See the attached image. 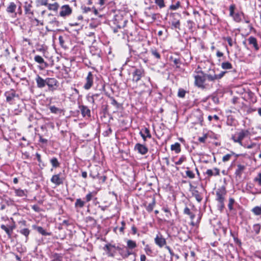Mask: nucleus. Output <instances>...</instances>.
I'll list each match as a JSON object with an SVG mask.
<instances>
[{"mask_svg": "<svg viewBox=\"0 0 261 261\" xmlns=\"http://www.w3.org/2000/svg\"><path fill=\"white\" fill-rule=\"evenodd\" d=\"M234 154V153L233 152H231V153L227 154L224 155L222 158V161L223 162H226L228 161L230 159L232 155Z\"/></svg>", "mask_w": 261, "mask_h": 261, "instance_id": "obj_40", "label": "nucleus"}, {"mask_svg": "<svg viewBox=\"0 0 261 261\" xmlns=\"http://www.w3.org/2000/svg\"><path fill=\"white\" fill-rule=\"evenodd\" d=\"M59 5L57 3H55L53 4H49L48 5V9L50 10L56 11L59 8Z\"/></svg>", "mask_w": 261, "mask_h": 261, "instance_id": "obj_34", "label": "nucleus"}, {"mask_svg": "<svg viewBox=\"0 0 261 261\" xmlns=\"http://www.w3.org/2000/svg\"><path fill=\"white\" fill-rule=\"evenodd\" d=\"M205 174L208 177L217 176L220 174V170L217 168H215L213 169H207L205 172Z\"/></svg>", "mask_w": 261, "mask_h": 261, "instance_id": "obj_21", "label": "nucleus"}, {"mask_svg": "<svg viewBox=\"0 0 261 261\" xmlns=\"http://www.w3.org/2000/svg\"><path fill=\"white\" fill-rule=\"evenodd\" d=\"M250 135V132L247 129H241L240 132L236 133L232 135L231 139L235 143H239L241 146L243 145L242 140L248 137Z\"/></svg>", "mask_w": 261, "mask_h": 261, "instance_id": "obj_1", "label": "nucleus"}, {"mask_svg": "<svg viewBox=\"0 0 261 261\" xmlns=\"http://www.w3.org/2000/svg\"><path fill=\"white\" fill-rule=\"evenodd\" d=\"M93 85V75L91 72H89L86 78V83L84 88L86 90L90 89Z\"/></svg>", "mask_w": 261, "mask_h": 261, "instance_id": "obj_11", "label": "nucleus"}, {"mask_svg": "<svg viewBox=\"0 0 261 261\" xmlns=\"http://www.w3.org/2000/svg\"><path fill=\"white\" fill-rule=\"evenodd\" d=\"M16 9V4L13 2H11L9 4L8 7L7 8L6 11L8 13H14L15 12Z\"/></svg>", "mask_w": 261, "mask_h": 261, "instance_id": "obj_25", "label": "nucleus"}, {"mask_svg": "<svg viewBox=\"0 0 261 261\" xmlns=\"http://www.w3.org/2000/svg\"><path fill=\"white\" fill-rule=\"evenodd\" d=\"M226 190L224 186H221L217 189L216 192V200L218 201H224L226 195Z\"/></svg>", "mask_w": 261, "mask_h": 261, "instance_id": "obj_7", "label": "nucleus"}, {"mask_svg": "<svg viewBox=\"0 0 261 261\" xmlns=\"http://www.w3.org/2000/svg\"><path fill=\"white\" fill-rule=\"evenodd\" d=\"M186 174L190 178H194L195 177V174L191 170H187L186 171Z\"/></svg>", "mask_w": 261, "mask_h": 261, "instance_id": "obj_49", "label": "nucleus"}, {"mask_svg": "<svg viewBox=\"0 0 261 261\" xmlns=\"http://www.w3.org/2000/svg\"><path fill=\"white\" fill-rule=\"evenodd\" d=\"M245 169V166L243 165L239 164L237 165V169L235 171V174L237 176H241Z\"/></svg>", "mask_w": 261, "mask_h": 261, "instance_id": "obj_27", "label": "nucleus"}, {"mask_svg": "<svg viewBox=\"0 0 261 261\" xmlns=\"http://www.w3.org/2000/svg\"><path fill=\"white\" fill-rule=\"evenodd\" d=\"M48 0H36V4L37 6H46L47 5Z\"/></svg>", "mask_w": 261, "mask_h": 261, "instance_id": "obj_41", "label": "nucleus"}, {"mask_svg": "<svg viewBox=\"0 0 261 261\" xmlns=\"http://www.w3.org/2000/svg\"><path fill=\"white\" fill-rule=\"evenodd\" d=\"M4 95L6 97L7 102L10 105L14 104L15 101L19 98L18 94H17L13 89H11L6 91Z\"/></svg>", "mask_w": 261, "mask_h": 261, "instance_id": "obj_3", "label": "nucleus"}, {"mask_svg": "<svg viewBox=\"0 0 261 261\" xmlns=\"http://www.w3.org/2000/svg\"><path fill=\"white\" fill-rule=\"evenodd\" d=\"M185 157L181 156L179 158V159L175 163V165H181L185 161Z\"/></svg>", "mask_w": 261, "mask_h": 261, "instance_id": "obj_53", "label": "nucleus"}, {"mask_svg": "<svg viewBox=\"0 0 261 261\" xmlns=\"http://www.w3.org/2000/svg\"><path fill=\"white\" fill-rule=\"evenodd\" d=\"M170 16L172 17V19L171 20V24H172V29H178L180 30V20L179 18L180 17V15L178 13H171Z\"/></svg>", "mask_w": 261, "mask_h": 261, "instance_id": "obj_8", "label": "nucleus"}, {"mask_svg": "<svg viewBox=\"0 0 261 261\" xmlns=\"http://www.w3.org/2000/svg\"><path fill=\"white\" fill-rule=\"evenodd\" d=\"M72 11V9L68 5H65L61 7L59 15L61 17H65L69 16L71 14Z\"/></svg>", "mask_w": 261, "mask_h": 261, "instance_id": "obj_9", "label": "nucleus"}, {"mask_svg": "<svg viewBox=\"0 0 261 261\" xmlns=\"http://www.w3.org/2000/svg\"><path fill=\"white\" fill-rule=\"evenodd\" d=\"M126 244L128 249L125 251H122L120 252V254L124 258H126L130 255L132 254V251H130L129 250L134 249L137 247V244L136 242L132 240H127Z\"/></svg>", "mask_w": 261, "mask_h": 261, "instance_id": "obj_5", "label": "nucleus"}, {"mask_svg": "<svg viewBox=\"0 0 261 261\" xmlns=\"http://www.w3.org/2000/svg\"><path fill=\"white\" fill-rule=\"evenodd\" d=\"M224 206H225L224 201H219V202H218V207L219 210L220 211H223V210L224 208Z\"/></svg>", "mask_w": 261, "mask_h": 261, "instance_id": "obj_51", "label": "nucleus"}, {"mask_svg": "<svg viewBox=\"0 0 261 261\" xmlns=\"http://www.w3.org/2000/svg\"><path fill=\"white\" fill-rule=\"evenodd\" d=\"M32 8V5L31 3L25 2L24 5V11L25 14H31L32 11H33Z\"/></svg>", "mask_w": 261, "mask_h": 261, "instance_id": "obj_26", "label": "nucleus"}, {"mask_svg": "<svg viewBox=\"0 0 261 261\" xmlns=\"http://www.w3.org/2000/svg\"><path fill=\"white\" fill-rule=\"evenodd\" d=\"M26 193V191L20 189L15 190V193L16 195L19 197H23L27 196Z\"/></svg>", "mask_w": 261, "mask_h": 261, "instance_id": "obj_30", "label": "nucleus"}, {"mask_svg": "<svg viewBox=\"0 0 261 261\" xmlns=\"http://www.w3.org/2000/svg\"><path fill=\"white\" fill-rule=\"evenodd\" d=\"M150 52L155 58H156L158 59H160L161 58V56L159 53L157 51L156 49L152 48L150 50Z\"/></svg>", "mask_w": 261, "mask_h": 261, "instance_id": "obj_39", "label": "nucleus"}, {"mask_svg": "<svg viewBox=\"0 0 261 261\" xmlns=\"http://www.w3.org/2000/svg\"><path fill=\"white\" fill-rule=\"evenodd\" d=\"M134 149L142 155L146 154L148 151V148L145 145L140 143H137L134 147Z\"/></svg>", "mask_w": 261, "mask_h": 261, "instance_id": "obj_13", "label": "nucleus"}, {"mask_svg": "<svg viewBox=\"0 0 261 261\" xmlns=\"http://www.w3.org/2000/svg\"><path fill=\"white\" fill-rule=\"evenodd\" d=\"M192 118H194L195 120L194 121V123L197 124L200 123L201 125H202V122L203 121V114L202 112L199 110L196 111L192 115Z\"/></svg>", "mask_w": 261, "mask_h": 261, "instance_id": "obj_12", "label": "nucleus"}, {"mask_svg": "<svg viewBox=\"0 0 261 261\" xmlns=\"http://www.w3.org/2000/svg\"><path fill=\"white\" fill-rule=\"evenodd\" d=\"M225 40L227 41V42L230 46H232L233 45L232 40L231 37H227L225 38Z\"/></svg>", "mask_w": 261, "mask_h": 261, "instance_id": "obj_60", "label": "nucleus"}, {"mask_svg": "<svg viewBox=\"0 0 261 261\" xmlns=\"http://www.w3.org/2000/svg\"><path fill=\"white\" fill-rule=\"evenodd\" d=\"M248 41L249 44L252 45L255 50L257 51L259 49V46L256 38L253 36H250L248 39Z\"/></svg>", "mask_w": 261, "mask_h": 261, "instance_id": "obj_19", "label": "nucleus"}, {"mask_svg": "<svg viewBox=\"0 0 261 261\" xmlns=\"http://www.w3.org/2000/svg\"><path fill=\"white\" fill-rule=\"evenodd\" d=\"M34 60L36 62L40 64H44L45 67H46L47 64L44 61V59L42 57L39 55H36L34 57Z\"/></svg>", "mask_w": 261, "mask_h": 261, "instance_id": "obj_28", "label": "nucleus"}, {"mask_svg": "<svg viewBox=\"0 0 261 261\" xmlns=\"http://www.w3.org/2000/svg\"><path fill=\"white\" fill-rule=\"evenodd\" d=\"M115 247L113 245L107 244L104 247V249L107 251V253L109 256H114Z\"/></svg>", "mask_w": 261, "mask_h": 261, "instance_id": "obj_20", "label": "nucleus"}, {"mask_svg": "<svg viewBox=\"0 0 261 261\" xmlns=\"http://www.w3.org/2000/svg\"><path fill=\"white\" fill-rule=\"evenodd\" d=\"M49 110L52 113L54 114H58L62 112V110L61 109L56 107L54 106H50L49 108Z\"/></svg>", "mask_w": 261, "mask_h": 261, "instance_id": "obj_38", "label": "nucleus"}, {"mask_svg": "<svg viewBox=\"0 0 261 261\" xmlns=\"http://www.w3.org/2000/svg\"><path fill=\"white\" fill-rule=\"evenodd\" d=\"M195 85L199 88H204V83L206 80V75L203 72L197 73L194 75Z\"/></svg>", "mask_w": 261, "mask_h": 261, "instance_id": "obj_4", "label": "nucleus"}, {"mask_svg": "<svg viewBox=\"0 0 261 261\" xmlns=\"http://www.w3.org/2000/svg\"><path fill=\"white\" fill-rule=\"evenodd\" d=\"M36 82L37 87L39 88H42L46 85V79L44 80L38 75L36 77Z\"/></svg>", "mask_w": 261, "mask_h": 261, "instance_id": "obj_22", "label": "nucleus"}, {"mask_svg": "<svg viewBox=\"0 0 261 261\" xmlns=\"http://www.w3.org/2000/svg\"><path fill=\"white\" fill-rule=\"evenodd\" d=\"M253 231L255 232L256 234H258L260 229V225L258 224H254L253 226Z\"/></svg>", "mask_w": 261, "mask_h": 261, "instance_id": "obj_45", "label": "nucleus"}, {"mask_svg": "<svg viewBox=\"0 0 261 261\" xmlns=\"http://www.w3.org/2000/svg\"><path fill=\"white\" fill-rule=\"evenodd\" d=\"M154 242L159 247L162 248L166 244V241L160 233L158 234L154 238Z\"/></svg>", "mask_w": 261, "mask_h": 261, "instance_id": "obj_15", "label": "nucleus"}, {"mask_svg": "<svg viewBox=\"0 0 261 261\" xmlns=\"http://www.w3.org/2000/svg\"><path fill=\"white\" fill-rule=\"evenodd\" d=\"M46 85L49 90H55L58 86V81L55 78L47 77L46 79Z\"/></svg>", "mask_w": 261, "mask_h": 261, "instance_id": "obj_10", "label": "nucleus"}, {"mask_svg": "<svg viewBox=\"0 0 261 261\" xmlns=\"http://www.w3.org/2000/svg\"><path fill=\"white\" fill-rule=\"evenodd\" d=\"M140 135L142 138L144 142H146L147 140V138H151V135L149 129L145 127L144 129H141L139 132Z\"/></svg>", "mask_w": 261, "mask_h": 261, "instance_id": "obj_16", "label": "nucleus"}, {"mask_svg": "<svg viewBox=\"0 0 261 261\" xmlns=\"http://www.w3.org/2000/svg\"><path fill=\"white\" fill-rule=\"evenodd\" d=\"M144 206L145 207L146 211L148 212H151L153 210L155 205V200L154 198L152 199V201L151 203L148 204L147 205H146V204H143Z\"/></svg>", "mask_w": 261, "mask_h": 261, "instance_id": "obj_24", "label": "nucleus"}, {"mask_svg": "<svg viewBox=\"0 0 261 261\" xmlns=\"http://www.w3.org/2000/svg\"><path fill=\"white\" fill-rule=\"evenodd\" d=\"M39 135V141L40 142H41L42 143H44V144L47 143V139L43 138L42 136L40 135Z\"/></svg>", "mask_w": 261, "mask_h": 261, "instance_id": "obj_59", "label": "nucleus"}, {"mask_svg": "<svg viewBox=\"0 0 261 261\" xmlns=\"http://www.w3.org/2000/svg\"><path fill=\"white\" fill-rule=\"evenodd\" d=\"M98 95H99L98 94H95L93 95L89 98V101H90L91 103H94L95 102V98L98 97Z\"/></svg>", "mask_w": 261, "mask_h": 261, "instance_id": "obj_57", "label": "nucleus"}, {"mask_svg": "<svg viewBox=\"0 0 261 261\" xmlns=\"http://www.w3.org/2000/svg\"><path fill=\"white\" fill-rule=\"evenodd\" d=\"M187 23H188V25L189 29L192 30V28L194 24V23L191 20H188L187 21Z\"/></svg>", "mask_w": 261, "mask_h": 261, "instance_id": "obj_62", "label": "nucleus"}, {"mask_svg": "<svg viewBox=\"0 0 261 261\" xmlns=\"http://www.w3.org/2000/svg\"><path fill=\"white\" fill-rule=\"evenodd\" d=\"M226 73L225 71H221L219 74H216V77L217 80H219L221 79Z\"/></svg>", "mask_w": 261, "mask_h": 261, "instance_id": "obj_61", "label": "nucleus"}, {"mask_svg": "<svg viewBox=\"0 0 261 261\" xmlns=\"http://www.w3.org/2000/svg\"><path fill=\"white\" fill-rule=\"evenodd\" d=\"M207 138V135L204 134L202 137L198 138V141L201 143H205L206 139Z\"/></svg>", "mask_w": 261, "mask_h": 261, "instance_id": "obj_50", "label": "nucleus"}, {"mask_svg": "<svg viewBox=\"0 0 261 261\" xmlns=\"http://www.w3.org/2000/svg\"><path fill=\"white\" fill-rule=\"evenodd\" d=\"M144 250L147 254H150V253H152V250L151 249V248L150 247V246L148 245H146L145 246Z\"/></svg>", "mask_w": 261, "mask_h": 261, "instance_id": "obj_54", "label": "nucleus"}, {"mask_svg": "<svg viewBox=\"0 0 261 261\" xmlns=\"http://www.w3.org/2000/svg\"><path fill=\"white\" fill-rule=\"evenodd\" d=\"M184 213L185 214L188 215L190 216V218L191 220V224L192 226H194L195 225L194 222V219L195 216V215L193 213H192V212H191L190 208H188V207H186L184 208Z\"/></svg>", "mask_w": 261, "mask_h": 261, "instance_id": "obj_23", "label": "nucleus"}, {"mask_svg": "<svg viewBox=\"0 0 261 261\" xmlns=\"http://www.w3.org/2000/svg\"><path fill=\"white\" fill-rule=\"evenodd\" d=\"M186 91L182 89H179L178 91L177 95L179 97L184 98L185 96Z\"/></svg>", "mask_w": 261, "mask_h": 261, "instance_id": "obj_46", "label": "nucleus"}, {"mask_svg": "<svg viewBox=\"0 0 261 261\" xmlns=\"http://www.w3.org/2000/svg\"><path fill=\"white\" fill-rule=\"evenodd\" d=\"M50 162L54 168H57L60 166V163L57 158L54 157L50 159Z\"/></svg>", "mask_w": 261, "mask_h": 261, "instance_id": "obj_31", "label": "nucleus"}, {"mask_svg": "<svg viewBox=\"0 0 261 261\" xmlns=\"http://www.w3.org/2000/svg\"><path fill=\"white\" fill-rule=\"evenodd\" d=\"M254 145H255V143H251V144H250L249 145H246V144L243 143V145H241V146L244 147V148H246L248 149H251V148H253L254 146Z\"/></svg>", "mask_w": 261, "mask_h": 261, "instance_id": "obj_55", "label": "nucleus"}, {"mask_svg": "<svg viewBox=\"0 0 261 261\" xmlns=\"http://www.w3.org/2000/svg\"><path fill=\"white\" fill-rule=\"evenodd\" d=\"M61 173L54 175L50 179L51 182L56 186H59L62 184L64 178L63 177H61Z\"/></svg>", "mask_w": 261, "mask_h": 261, "instance_id": "obj_14", "label": "nucleus"}, {"mask_svg": "<svg viewBox=\"0 0 261 261\" xmlns=\"http://www.w3.org/2000/svg\"><path fill=\"white\" fill-rule=\"evenodd\" d=\"M155 3L160 8H164L165 5L164 0H155Z\"/></svg>", "mask_w": 261, "mask_h": 261, "instance_id": "obj_44", "label": "nucleus"}, {"mask_svg": "<svg viewBox=\"0 0 261 261\" xmlns=\"http://www.w3.org/2000/svg\"><path fill=\"white\" fill-rule=\"evenodd\" d=\"M236 6L234 4L231 5L229 7V16L232 18L234 21L239 23L242 21V17L244 16V14L242 12H235L234 10Z\"/></svg>", "mask_w": 261, "mask_h": 261, "instance_id": "obj_2", "label": "nucleus"}, {"mask_svg": "<svg viewBox=\"0 0 261 261\" xmlns=\"http://www.w3.org/2000/svg\"><path fill=\"white\" fill-rule=\"evenodd\" d=\"M206 79H207L209 81H214L217 79L216 74H215L214 75L211 74H206Z\"/></svg>", "mask_w": 261, "mask_h": 261, "instance_id": "obj_42", "label": "nucleus"}, {"mask_svg": "<svg viewBox=\"0 0 261 261\" xmlns=\"http://www.w3.org/2000/svg\"><path fill=\"white\" fill-rule=\"evenodd\" d=\"M32 208L35 212H38L40 211V207L37 205H33Z\"/></svg>", "mask_w": 261, "mask_h": 261, "instance_id": "obj_64", "label": "nucleus"}, {"mask_svg": "<svg viewBox=\"0 0 261 261\" xmlns=\"http://www.w3.org/2000/svg\"><path fill=\"white\" fill-rule=\"evenodd\" d=\"M92 197V195L91 193H89L86 196V199L87 202L90 201Z\"/></svg>", "mask_w": 261, "mask_h": 261, "instance_id": "obj_63", "label": "nucleus"}, {"mask_svg": "<svg viewBox=\"0 0 261 261\" xmlns=\"http://www.w3.org/2000/svg\"><path fill=\"white\" fill-rule=\"evenodd\" d=\"M221 67L223 69H231L232 66L229 62H224L222 63Z\"/></svg>", "mask_w": 261, "mask_h": 261, "instance_id": "obj_33", "label": "nucleus"}, {"mask_svg": "<svg viewBox=\"0 0 261 261\" xmlns=\"http://www.w3.org/2000/svg\"><path fill=\"white\" fill-rule=\"evenodd\" d=\"M180 6V2H177L175 4H172L170 6V9L172 10H177Z\"/></svg>", "mask_w": 261, "mask_h": 261, "instance_id": "obj_48", "label": "nucleus"}, {"mask_svg": "<svg viewBox=\"0 0 261 261\" xmlns=\"http://www.w3.org/2000/svg\"><path fill=\"white\" fill-rule=\"evenodd\" d=\"M15 225L14 224L8 226H7L4 224L1 225V228L6 232V233L9 236V237H11L13 230L15 228Z\"/></svg>", "mask_w": 261, "mask_h": 261, "instance_id": "obj_18", "label": "nucleus"}, {"mask_svg": "<svg viewBox=\"0 0 261 261\" xmlns=\"http://www.w3.org/2000/svg\"><path fill=\"white\" fill-rule=\"evenodd\" d=\"M37 230L43 236H49L50 233L47 232L42 227L38 226L36 228Z\"/></svg>", "mask_w": 261, "mask_h": 261, "instance_id": "obj_37", "label": "nucleus"}, {"mask_svg": "<svg viewBox=\"0 0 261 261\" xmlns=\"http://www.w3.org/2000/svg\"><path fill=\"white\" fill-rule=\"evenodd\" d=\"M253 181L256 183L257 186L261 187V173H258L257 175L254 178Z\"/></svg>", "mask_w": 261, "mask_h": 261, "instance_id": "obj_32", "label": "nucleus"}, {"mask_svg": "<svg viewBox=\"0 0 261 261\" xmlns=\"http://www.w3.org/2000/svg\"><path fill=\"white\" fill-rule=\"evenodd\" d=\"M132 81L134 83H138L142 77L145 76V71L142 68H135L132 72Z\"/></svg>", "mask_w": 261, "mask_h": 261, "instance_id": "obj_6", "label": "nucleus"}, {"mask_svg": "<svg viewBox=\"0 0 261 261\" xmlns=\"http://www.w3.org/2000/svg\"><path fill=\"white\" fill-rule=\"evenodd\" d=\"M82 10L84 13H87L90 11H91V9L90 7H86V6H82Z\"/></svg>", "mask_w": 261, "mask_h": 261, "instance_id": "obj_56", "label": "nucleus"}, {"mask_svg": "<svg viewBox=\"0 0 261 261\" xmlns=\"http://www.w3.org/2000/svg\"><path fill=\"white\" fill-rule=\"evenodd\" d=\"M171 149L174 151L176 153L180 152L181 150L180 144L176 142L174 144H172L171 146Z\"/></svg>", "mask_w": 261, "mask_h": 261, "instance_id": "obj_29", "label": "nucleus"}, {"mask_svg": "<svg viewBox=\"0 0 261 261\" xmlns=\"http://www.w3.org/2000/svg\"><path fill=\"white\" fill-rule=\"evenodd\" d=\"M234 203V200L232 198H230L229 199V203L228 204V208L230 211H231L233 209V205Z\"/></svg>", "mask_w": 261, "mask_h": 261, "instance_id": "obj_47", "label": "nucleus"}, {"mask_svg": "<svg viewBox=\"0 0 261 261\" xmlns=\"http://www.w3.org/2000/svg\"><path fill=\"white\" fill-rule=\"evenodd\" d=\"M252 213L256 216L260 215L261 214V207L256 206L252 209Z\"/></svg>", "mask_w": 261, "mask_h": 261, "instance_id": "obj_35", "label": "nucleus"}, {"mask_svg": "<svg viewBox=\"0 0 261 261\" xmlns=\"http://www.w3.org/2000/svg\"><path fill=\"white\" fill-rule=\"evenodd\" d=\"M194 197L198 202H200L202 199V197L198 194L197 191H196V193H194Z\"/></svg>", "mask_w": 261, "mask_h": 261, "instance_id": "obj_58", "label": "nucleus"}, {"mask_svg": "<svg viewBox=\"0 0 261 261\" xmlns=\"http://www.w3.org/2000/svg\"><path fill=\"white\" fill-rule=\"evenodd\" d=\"M31 21L32 22H35L36 26H38L39 24L41 25H43V22H41L40 20H39L38 19H37L36 18H33V19H32Z\"/></svg>", "mask_w": 261, "mask_h": 261, "instance_id": "obj_52", "label": "nucleus"}, {"mask_svg": "<svg viewBox=\"0 0 261 261\" xmlns=\"http://www.w3.org/2000/svg\"><path fill=\"white\" fill-rule=\"evenodd\" d=\"M20 232L27 238L29 235L30 231L28 228H23L20 230Z\"/></svg>", "mask_w": 261, "mask_h": 261, "instance_id": "obj_43", "label": "nucleus"}, {"mask_svg": "<svg viewBox=\"0 0 261 261\" xmlns=\"http://www.w3.org/2000/svg\"><path fill=\"white\" fill-rule=\"evenodd\" d=\"M82 115L83 117L90 118L91 117L90 110L86 106L81 105L79 106Z\"/></svg>", "mask_w": 261, "mask_h": 261, "instance_id": "obj_17", "label": "nucleus"}, {"mask_svg": "<svg viewBox=\"0 0 261 261\" xmlns=\"http://www.w3.org/2000/svg\"><path fill=\"white\" fill-rule=\"evenodd\" d=\"M85 202L82 200L80 198L77 199L75 203V206L76 207H83L85 205Z\"/></svg>", "mask_w": 261, "mask_h": 261, "instance_id": "obj_36", "label": "nucleus"}]
</instances>
